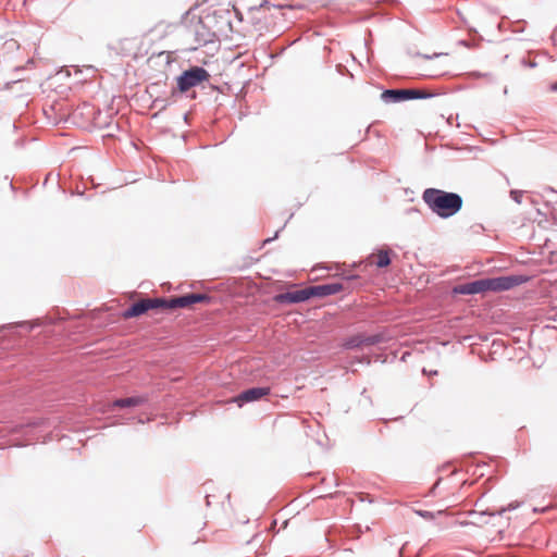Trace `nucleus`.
<instances>
[{
    "label": "nucleus",
    "mask_w": 557,
    "mask_h": 557,
    "mask_svg": "<svg viewBox=\"0 0 557 557\" xmlns=\"http://www.w3.org/2000/svg\"><path fill=\"white\" fill-rule=\"evenodd\" d=\"M422 199L434 213L444 219L453 216L462 207V198L458 194L435 188L425 189Z\"/></svg>",
    "instance_id": "nucleus-1"
},
{
    "label": "nucleus",
    "mask_w": 557,
    "mask_h": 557,
    "mask_svg": "<svg viewBox=\"0 0 557 557\" xmlns=\"http://www.w3.org/2000/svg\"><path fill=\"white\" fill-rule=\"evenodd\" d=\"M209 77L210 75L205 69L194 66L178 76L177 86L181 92H185L190 88L207 82Z\"/></svg>",
    "instance_id": "nucleus-2"
},
{
    "label": "nucleus",
    "mask_w": 557,
    "mask_h": 557,
    "mask_svg": "<svg viewBox=\"0 0 557 557\" xmlns=\"http://www.w3.org/2000/svg\"><path fill=\"white\" fill-rule=\"evenodd\" d=\"M164 298H145L133 304L124 313L125 319L139 317L149 310L164 309Z\"/></svg>",
    "instance_id": "nucleus-3"
},
{
    "label": "nucleus",
    "mask_w": 557,
    "mask_h": 557,
    "mask_svg": "<svg viewBox=\"0 0 557 557\" xmlns=\"http://www.w3.org/2000/svg\"><path fill=\"white\" fill-rule=\"evenodd\" d=\"M430 96V94L420 89H387L381 94V98L385 102H400L411 99L426 98Z\"/></svg>",
    "instance_id": "nucleus-4"
},
{
    "label": "nucleus",
    "mask_w": 557,
    "mask_h": 557,
    "mask_svg": "<svg viewBox=\"0 0 557 557\" xmlns=\"http://www.w3.org/2000/svg\"><path fill=\"white\" fill-rule=\"evenodd\" d=\"M210 297L206 294H187L171 299H165L164 309L190 308L198 302H208Z\"/></svg>",
    "instance_id": "nucleus-5"
},
{
    "label": "nucleus",
    "mask_w": 557,
    "mask_h": 557,
    "mask_svg": "<svg viewBox=\"0 0 557 557\" xmlns=\"http://www.w3.org/2000/svg\"><path fill=\"white\" fill-rule=\"evenodd\" d=\"M521 283H523V280L520 276H500L486 278L487 290L493 292L508 290L515 286L520 285Z\"/></svg>",
    "instance_id": "nucleus-6"
},
{
    "label": "nucleus",
    "mask_w": 557,
    "mask_h": 557,
    "mask_svg": "<svg viewBox=\"0 0 557 557\" xmlns=\"http://www.w3.org/2000/svg\"><path fill=\"white\" fill-rule=\"evenodd\" d=\"M270 391V387H252L234 397L232 401L237 403L238 406L242 407L245 403L256 401L268 396Z\"/></svg>",
    "instance_id": "nucleus-7"
},
{
    "label": "nucleus",
    "mask_w": 557,
    "mask_h": 557,
    "mask_svg": "<svg viewBox=\"0 0 557 557\" xmlns=\"http://www.w3.org/2000/svg\"><path fill=\"white\" fill-rule=\"evenodd\" d=\"M273 299L277 304H298L310 299V297L307 287L295 292L275 295Z\"/></svg>",
    "instance_id": "nucleus-8"
},
{
    "label": "nucleus",
    "mask_w": 557,
    "mask_h": 557,
    "mask_svg": "<svg viewBox=\"0 0 557 557\" xmlns=\"http://www.w3.org/2000/svg\"><path fill=\"white\" fill-rule=\"evenodd\" d=\"M344 289L341 283H330L308 287L309 297H325L337 294Z\"/></svg>",
    "instance_id": "nucleus-9"
},
{
    "label": "nucleus",
    "mask_w": 557,
    "mask_h": 557,
    "mask_svg": "<svg viewBox=\"0 0 557 557\" xmlns=\"http://www.w3.org/2000/svg\"><path fill=\"white\" fill-rule=\"evenodd\" d=\"M487 290L486 278L473 281L470 283L458 285L454 292L462 295H474Z\"/></svg>",
    "instance_id": "nucleus-10"
},
{
    "label": "nucleus",
    "mask_w": 557,
    "mask_h": 557,
    "mask_svg": "<svg viewBox=\"0 0 557 557\" xmlns=\"http://www.w3.org/2000/svg\"><path fill=\"white\" fill-rule=\"evenodd\" d=\"M381 341L380 335H371V336H364V335H355L348 338L344 343V347L351 349V348H358L362 346H371L374 344H377Z\"/></svg>",
    "instance_id": "nucleus-11"
},
{
    "label": "nucleus",
    "mask_w": 557,
    "mask_h": 557,
    "mask_svg": "<svg viewBox=\"0 0 557 557\" xmlns=\"http://www.w3.org/2000/svg\"><path fill=\"white\" fill-rule=\"evenodd\" d=\"M207 527L206 517L198 512L189 516L186 520L185 528L187 531L200 532Z\"/></svg>",
    "instance_id": "nucleus-12"
},
{
    "label": "nucleus",
    "mask_w": 557,
    "mask_h": 557,
    "mask_svg": "<svg viewBox=\"0 0 557 557\" xmlns=\"http://www.w3.org/2000/svg\"><path fill=\"white\" fill-rule=\"evenodd\" d=\"M370 263L375 264L377 268H385L389 265V252L387 250H379L369 257Z\"/></svg>",
    "instance_id": "nucleus-13"
},
{
    "label": "nucleus",
    "mask_w": 557,
    "mask_h": 557,
    "mask_svg": "<svg viewBox=\"0 0 557 557\" xmlns=\"http://www.w3.org/2000/svg\"><path fill=\"white\" fill-rule=\"evenodd\" d=\"M146 401V398L143 396L127 397L122 399H116L113 403L114 407L126 408V407H136L140 406Z\"/></svg>",
    "instance_id": "nucleus-14"
},
{
    "label": "nucleus",
    "mask_w": 557,
    "mask_h": 557,
    "mask_svg": "<svg viewBox=\"0 0 557 557\" xmlns=\"http://www.w3.org/2000/svg\"><path fill=\"white\" fill-rule=\"evenodd\" d=\"M420 515L424 518H430L432 515L429 511H421Z\"/></svg>",
    "instance_id": "nucleus-15"
},
{
    "label": "nucleus",
    "mask_w": 557,
    "mask_h": 557,
    "mask_svg": "<svg viewBox=\"0 0 557 557\" xmlns=\"http://www.w3.org/2000/svg\"><path fill=\"white\" fill-rule=\"evenodd\" d=\"M552 90H557V83L552 86Z\"/></svg>",
    "instance_id": "nucleus-16"
},
{
    "label": "nucleus",
    "mask_w": 557,
    "mask_h": 557,
    "mask_svg": "<svg viewBox=\"0 0 557 557\" xmlns=\"http://www.w3.org/2000/svg\"><path fill=\"white\" fill-rule=\"evenodd\" d=\"M438 485H440V481L435 483V485L433 486V490H435Z\"/></svg>",
    "instance_id": "nucleus-17"
}]
</instances>
